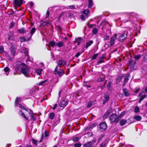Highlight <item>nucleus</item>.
<instances>
[{
    "label": "nucleus",
    "instance_id": "1",
    "mask_svg": "<svg viewBox=\"0 0 147 147\" xmlns=\"http://www.w3.org/2000/svg\"><path fill=\"white\" fill-rule=\"evenodd\" d=\"M25 64L20 61H17L14 65L15 70L16 72L21 71Z\"/></svg>",
    "mask_w": 147,
    "mask_h": 147
},
{
    "label": "nucleus",
    "instance_id": "2",
    "mask_svg": "<svg viewBox=\"0 0 147 147\" xmlns=\"http://www.w3.org/2000/svg\"><path fill=\"white\" fill-rule=\"evenodd\" d=\"M89 13L90 11L88 9H85L81 12L80 13L82 14L81 15L80 18L82 21H84L86 18H88L90 16Z\"/></svg>",
    "mask_w": 147,
    "mask_h": 147
},
{
    "label": "nucleus",
    "instance_id": "3",
    "mask_svg": "<svg viewBox=\"0 0 147 147\" xmlns=\"http://www.w3.org/2000/svg\"><path fill=\"white\" fill-rule=\"evenodd\" d=\"M30 68L28 67L26 64L20 71L22 73L27 77H30L29 74L30 73Z\"/></svg>",
    "mask_w": 147,
    "mask_h": 147
},
{
    "label": "nucleus",
    "instance_id": "4",
    "mask_svg": "<svg viewBox=\"0 0 147 147\" xmlns=\"http://www.w3.org/2000/svg\"><path fill=\"white\" fill-rule=\"evenodd\" d=\"M121 118V115L118 117L115 114H113L110 116V119L112 122L117 123Z\"/></svg>",
    "mask_w": 147,
    "mask_h": 147
},
{
    "label": "nucleus",
    "instance_id": "5",
    "mask_svg": "<svg viewBox=\"0 0 147 147\" xmlns=\"http://www.w3.org/2000/svg\"><path fill=\"white\" fill-rule=\"evenodd\" d=\"M117 34H115L111 38L110 41L108 42L109 44H105V46L108 45L109 47H111L113 45L115 42V40L117 39Z\"/></svg>",
    "mask_w": 147,
    "mask_h": 147
},
{
    "label": "nucleus",
    "instance_id": "6",
    "mask_svg": "<svg viewBox=\"0 0 147 147\" xmlns=\"http://www.w3.org/2000/svg\"><path fill=\"white\" fill-rule=\"evenodd\" d=\"M127 31H124L122 33L118 34L119 41L120 42H123L127 37Z\"/></svg>",
    "mask_w": 147,
    "mask_h": 147
},
{
    "label": "nucleus",
    "instance_id": "7",
    "mask_svg": "<svg viewBox=\"0 0 147 147\" xmlns=\"http://www.w3.org/2000/svg\"><path fill=\"white\" fill-rule=\"evenodd\" d=\"M28 49L26 48H24L22 51V52L24 53L25 54V57L26 58V61L28 62L29 61H33V59L32 58H31V59H30V57H29L28 54Z\"/></svg>",
    "mask_w": 147,
    "mask_h": 147
},
{
    "label": "nucleus",
    "instance_id": "8",
    "mask_svg": "<svg viewBox=\"0 0 147 147\" xmlns=\"http://www.w3.org/2000/svg\"><path fill=\"white\" fill-rule=\"evenodd\" d=\"M55 73L61 76L64 74V72L63 70L61 69L59 67H57L55 70Z\"/></svg>",
    "mask_w": 147,
    "mask_h": 147
},
{
    "label": "nucleus",
    "instance_id": "9",
    "mask_svg": "<svg viewBox=\"0 0 147 147\" xmlns=\"http://www.w3.org/2000/svg\"><path fill=\"white\" fill-rule=\"evenodd\" d=\"M107 125L105 123H101L99 125V128L101 131L105 130L107 129Z\"/></svg>",
    "mask_w": 147,
    "mask_h": 147
},
{
    "label": "nucleus",
    "instance_id": "10",
    "mask_svg": "<svg viewBox=\"0 0 147 147\" xmlns=\"http://www.w3.org/2000/svg\"><path fill=\"white\" fill-rule=\"evenodd\" d=\"M67 104V100H62L61 101L59 106L60 107H64L66 106Z\"/></svg>",
    "mask_w": 147,
    "mask_h": 147
},
{
    "label": "nucleus",
    "instance_id": "11",
    "mask_svg": "<svg viewBox=\"0 0 147 147\" xmlns=\"http://www.w3.org/2000/svg\"><path fill=\"white\" fill-rule=\"evenodd\" d=\"M109 98V94L108 93H106L104 95V99L103 100V103L105 104L106 102L108 101Z\"/></svg>",
    "mask_w": 147,
    "mask_h": 147
},
{
    "label": "nucleus",
    "instance_id": "12",
    "mask_svg": "<svg viewBox=\"0 0 147 147\" xmlns=\"http://www.w3.org/2000/svg\"><path fill=\"white\" fill-rule=\"evenodd\" d=\"M14 3L16 6L20 7L22 3V0H14Z\"/></svg>",
    "mask_w": 147,
    "mask_h": 147
},
{
    "label": "nucleus",
    "instance_id": "13",
    "mask_svg": "<svg viewBox=\"0 0 147 147\" xmlns=\"http://www.w3.org/2000/svg\"><path fill=\"white\" fill-rule=\"evenodd\" d=\"M94 143V142L93 141L88 142L84 144L83 147H93V145Z\"/></svg>",
    "mask_w": 147,
    "mask_h": 147
},
{
    "label": "nucleus",
    "instance_id": "14",
    "mask_svg": "<svg viewBox=\"0 0 147 147\" xmlns=\"http://www.w3.org/2000/svg\"><path fill=\"white\" fill-rule=\"evenodd\" d=\"M52 23V21L49 20L47 22H44L40 25V26L42 27L44 26H46Z\"/></svg>",
    "mask_w": 147,
    "mask_h": 147
},
{
    "label": "nucleus",
    "instance_id": "15",
    "mask_svg": "<svg viewBox=\"0 0 147 147\" xmlns=\"http://www.w3.org/2000/svg\"><path fill=\"white\" fill-rule=\"evenodd\" d=\"M8 39L9 40H13L14 39L13 33L12 32H10L8 34Z\"/></svg>",
    "mask_w": 147,
    "mask_h": 147
},
{
    "label": "nucleus",
    "instance_id": "16",
    "mask_svg": "<svg viewBox=\"0 0 147 147\" xmlns=\"http://www.w3.org/2000/svg\"><path fill=\"white\" fill-rule=\"evenodd\" d=\"M66 62L63 60H60L58 61L57 63L59 65L63 66L65 65L66 63Z\"/></svg>",
    "mask_w": 147,
    "mask_h": 147
},
{
    "label": "nucleus",
    "instance_id": "17",
    "mask_svg": "<svg viewBox=\"0 0 147 147\" xmlns=\"http://www.w3.org/2000/svg\"><path fill=\"white\" fill-rule=\"evenodd\" d=\"M93 41L92 40L89 41L86 43V45L84 47V49L85 48L86 49H87L92 44H93Z\"/></svg>",
    "mask_w": 147,
    "mask_h": 147
},
{
    "label": "nucleus",
    "instance_id": "18",
    "mask_svg": "<svg viewBox=\"0 0 147 147\" xmlns=\"http://www.w3.org/2000/svg\"><path fill=\"white\" fill-rule=\"evenodd\" d=\"M10 51L13 57H14L16 53V51H15V47L13 46H11V47Z\"/></svg>",
    "mask_w": 147,
    "mask_h": 147
},
{
    "label": "nucleus",
    "instance_id": "19",
    "mask_svg": "<svg viewBox=\"0 0 147 147\" xmlns=\"http://www.w3.org/2000/svg\"><path fill=\"white\" fill-rule=\"evenodd\" d=\"M82 42V38L79 37L76 38V42L78 43V45H79Z\"/></svg>",
    "mask_w": 147,
    "mask_h": 147
},
{
    "label": "nucleus",
    "instance_id": "20",
    "mask_svg": "<svg viewBox=\"0 0 147 147\" xmlns=\"http://www.w3.org/2000/svg\"><path fill=\"white\" fill-rule=\"evenodd\" d=\"M19 114L21 115L26 120H28V117H27L23 113L21 110H20L19 112Z\"/></svg>",
    "mask_w": 147,
    "mask_h": 147
},
{
    "label": "nucleus",
    "instance_id": "21",
    "mask_svg": "<svg viewBox=\"0 0 147 147\" xmlns=\"http://www.w3.org/2000/svg\"><path fill=\"white\" fill-rule=\"evenodd\" d=\"M30 111H29L28 112V113L30 115L31 117V120H34L36 119V117L33 115V112L30 109Z\"/></svg>",
    "mask_w": 147,
    "mask_h": 147
},
{
    "label": "nucleus",
    "instance_id": "22",
    "mask_svg": "<svg viewBox=\"0 0 147 147\" xmlns=\"http://www.w3.org/2000/svg\"><path fill=\"white\" fill-rule=\"evenodd\" d=\"M64 43L62 41H59L56 43V46L59 47H61L63 46Z\"/></svg>",
    "mask_w": 147,
    "mask_h": 147
},
{
    "label": "nucleus",
    "instance_id": "23",
    "mask_svg": "<svg viewBox=\"0 0 147 147\" xmlns=\"http://www.w3.org/2000/svg\"><path fill=\"white\" fill-rule=\"evenodd\" d=\"M43 70V69H36L35 72L38 75L41 76L42 74V72Z\"/></svg>",
    "mask_w": 147,
    "mask_h": 147
},
{
    "label": "nucleus",
    "instance_id": "24",
    "mask_svg": "<svg viewBox=\"0 0 147 147\" xmlns=\"http://www.w3.org/2000/svg\"><path fill=\"white\" fill-rule=\"evenodd\" d=\"M105 55H103L102 56L100 57L99 59V60L98 62V64H100L102 62H104V60L103 59L105 58Z\"/></svg>",
    "mask_w": 147,
    "mask_h": 147
},
{
    "label": "nucleus",
    "instance_id": "25",
    "mask_svg": "<svg viewBox=\"0 0 147 147\" xmlns=\"http://www.w3.org/2000/svg\"><path fill=\"white\" fill-rule=\"evenodd\" d=\"M19 107H20L21 109H24L25 111H26L27 112H28L29 111H30V109H28V108H26L24 107L21 104H20L19 105Z\"/></svg>",
    "mask_w": 147,
    "mask_h": 147
},
{
    "label": "nucleus",
    "instance_id": "26",
    "mask_svg": "<svg viewBox=\"0 0 147 147\" xmlns=\"http://www.w3.org/2000/svg\"><path fill=\"white\" fill-rule=\"evenodd\" d=\"M21 98L20 97H17L16 98L15 103V106L16 107H17L18 106V104L19 102L20 101Z\"/></svg>",
    "mask_w": 147,
    "mask_h": 147
},
{
    "label": "nucleus",
    "instance_id": "27",
    "mask_svg": "<svg viewBox=\"0 0 147 147\" xmlns=\"http://www.w3.org/2000/svg\"><path fill=\"white\" fill-rule=\"evenodd\" d=\"M130 76V74L127 73L125 76L124 79V82L125 83L127 82L128 81L129 79V78Z\"/></svg>",
    "mask_w": 147,
    "mask_h": 147
},
{
    "label": "nucleus",
    "instance_id": "28",
    "mask_svg": "<svg viewBox=\"0 0 147 147\" xmlns=\"http://www.w3.org/2000/svg\"><path fill=\"white\" fill-rule=\"evenodd\" d=\"M142 117L139 115H136L134 117V119L137 121H140L142 119Z\"/></svg>",
    "mask_w": 147,
    "mask_h": 147
},
{
    "label": "nucleus",
    "instance_id": "29",
    "mask_svg": "<svg viewBox=\"0 0 147 147\" xmlns=\"http://www.w3.org/2000/svg\"><path fill=\"white\" fill-rule=\"evenodd\" d=\"M10 69L8 67H6L4 68V71L6 73V76H7L9 72Z\"/></svg>",
    "mask_w": 147,
    "mask_h": 147
},
{
    "label": "nucleus",
    "instance_id": "30",
    "mask_svg": "<svg viewBox=\"0 0 147 147\" xmlns=\"http://www.w3.org/2000/svg\"><path fill=\"white\" fill-rule=\"evenodd\" d=\"M18 31L20 33H24L26 32L25 29L23 28H21L20 29H18Z\"/></svg>",
    "mask_w": 147,
    "mask_h": 147
},
{
    "label": "nucleus",
    "instance_id": "31",
    "mask_svg": "<svg viewBox=\"0 0 147 147\" xmlns=\"http://www.w3.org/2000/svg\"><path fill=\"white\" fill-rule=\"evenodd\" d=\"M126 122L127 121L126 120L124 119H122L121 121L120 122V125L121 126H123L126 123Z\"/></svg>",
    "mask_w": 147,
    "mask_h": 147
},
{
    "label": "nucleus",
    "instance_id": "32",
    "mask_svg": "<svg viewBox=\"0 0 147 147\" xmlns=\"http://www.w3.org/2000/svg\"><path fill=\"white\" fill-rule=\"evenodd\" d=\"M123 92L125 96H128L129 95V94L128 92L127 91L126 89V88H124L123 89Z\"/></svg>",
    "mask_w": 147,
    "mask_h": 147
},
{
    "label": "nucleus",
    "instance_id": "33",
    "mask_svg": "<svg viewBox=\"0 0 147 147\" xmlns=\"http://www.w3.org/2000/svg\"><path fill=\"white\" fill-rule=\"evenodd\" d=\"M110 114V112L109 111H107L106 113L103 115V117L104 119H106L108 117Z\"/></svg>",
    "mask_w": 147,
    "mask_h": 147
},
{
    "label": "nucleus",
    "instance_id": "34",
    "mask_svg": "<svg viewBox=\"0 0 147 147\" xmlns=\"http://www.w3.org/2000/svg\"><path fill=\"white\" fill-rule=\"evenodd\" d=\"M124 76L123 74L120 75L117 79V82H119L123 77Z\"/></svg>",
    "mask_w": 147,
    "mask_h": 147
},
{
    "label": "nucleus",
    "instance_id": "35",
    "mask_svg": "<svg viewBox=\"0 0 147 147\" xmlns=\"http://www.w3.org/2000/svg\"><path fill=\"white\" fill-rule=\"evenodd\" d=\"M88 1L89 2L88 7L89 8H91L93 5L92 0H88Z\"/></svg>",
    "mask_w": 147,
    "mask_h": 147
},
{
    "label": "nucleus",
    "instance_id": "36",
    "mask_svg": "<svg viewBox=\"0 0 147 147\" xmlns=\"http://www.w3.org/2000/svg\"><path fill=\"white\" fill-rule=\"evenodd\" d=\"M36 31V29L35 28H32L30 32V35L31 36H32L33 34L35 33Z\"/></svg>",
    "mask_w": 147,
    "mask_h": 147
},
{
    "label": "nucleus",
    "instance_id": "37",
    "mask_svg": "<svg viewBox=\"0 0 147 147\" xmlns=\"http://www.w3.org/2000/svg\"><path fill=\"white\" fill-rule=\"evenodd\" d=\"M47 81V80H44V81H41L40 82H38L37 84V85L38 86L41 85H44V84Z\"/></svg>",
    "mask_w": 147,
    "mask_h": 147
},
{
    "label": "nucleus",
    "instance_id": "38",
    "mask_svg": "<svg viewBox=\"0 0 147 147\" xmlns=\"http://www.w3.org/2000/svg\"><path fill=\"white\" fill-rule=\"evenodd\" d=\"M49 47L50 46L53 47L55 45H56V43L53 41H51L49 43Z\"/></svg>",
    "mask_w": 147,
    "mask_h": 147
},
{
    "label": "nucleus",
    "instance_id": "39",
    "mask_svg": "<svg viewBox=\"0 0 147 147\" xmlns=\"http://www.w3.org/2000/svg\"><path fill=\"white\" fill-rule=\"evenodd\" d=\"M55 116V114L54 113H52L50 114L49 118L51 119H53Z\"/></svg>",
    "mask_w": 147,
    "mask_h": 147
},
{
    "label": "nucleus",
    "instance_id": "40",
    "mask_svg": "<svg viewBox=\"0 0 147 147\" xmlns=\"http://www.w3.org/2000/svg\"><path fill=\"white\" fill-rule=\"evenodd\" d=\"M146 97V95H144L141 96L140 99L139 100V103H140Z\"/></svg>",
    "mask_w": 147,
    "mask_h": 147
},
{
    "label": "nucleus",
    "instance_id": "41",
    "mask_svg": "<svg viewBox=\"0 0 147 147\" xmlns=\"http://www.w3.org/2000/svg\"><path fill=\"white\" fill-rule=\"evenodd\" d=\"M4 48L3 46H0V54H1L4 52Z\"/></svg>",
    "mask_w": 147,
    "mask_h": 147
},
{
    "label": "nucleus",
    "instance_id": "42",
    "mask_svg": "<svg viewBox=\"0 0 147 147\" xmlns=\"http://www.w3.org/2000/svg\"><path fill=\"white\" fill-rule=\"evenodd\" d=\"M80 139V138L78 137H76L74 138L73 139V141L74 142H76L78 141Z\"/></svg>",
    "mask_w": 147,
    "mask_h": 147
},
{
    "label": "nucleus",
    "instance_id": "43",
    "mask_svg": "<svg viewBox=\"0 0 147 147\" xmlns=\"http://www.w3.org/2000/svg\"><path fill=\"white\" fill-rule=\"evenodd\" d=\"M98 30L96 28H94L92 30V33L94 34H96Z\"/></svg>",
    "mask_w": 147,
    "mask_h": 147
},
{
    "label": "nucleus",
    "instance_id": "44",
    "mask_svg": "<svg viewBox=\"0 0 147 147\" xmlns=\"http://www.w3.org/2000/svg\"><path fill=\"white\" fill-rule=\"evenodd\" d=\"M93 101H89L87 107H90L91 105H92L93 104Z\"/></svg>",
    "mask_w": 147,
    "mask_h": 147
},
{
    "label": "nucleus",
    "instance_id": "45",
    "mask_svg": "<svg viewBox=\"0 0 147 147\" xmlns=\"http://www.w3.org/2000/svg\"><path fill=\"white\" fill-rule=\"evenodd\" d=\"M140 111V109L137 106L136 107L135 109V112L136 113H138Z\"/></svg>",
    "mask_w": 147,
    "mask_h": 147
},
{
    "label": "nucleus",
    "instance_id": "46",
    "mask_svg": "<svg viewBox=\"0 0 147 147\" xmlns=\"http://www.w3.org/2000/svg\"><path fill=\"white\" fill-rule=\"evenodd\" d=\"M14 23L13 22H12L11 23L10 25L9 26V28L10 29L12 28L14 26Z\"/></svg>",
    "mask_w": 147,
    "mask_h": 147
},
{
    "label": "nucleus",
    "instance_id": "47",
    "mask_svg": "<svg viewBox=\"0 0 147 147\" xmlns=\"http://www.w3.org/2000/svg\"><path fill=\"white\" fill-rule=\"evenodd\" d=\"M141 57V55H135L134 56V58L138 60Z\"/></svg>",
    "mask_w": 147,
    "mask_h": 147
},
{
    "label": "nucleus",
    "instance_id": "48",
    "mask_svg": "<svg viewBox=\"0 0 147 147\" xmlns=\"http://www.w3.org/2000/svg\"><path fill=\"white\" fill-rule=\"evenodd\" d=\"M81 146L80 143H76L74 144V147H80Z\"/></svg>",
    "mask_w": 147,
    "mask_h": 147
},
{
    "label": "nucleus",
    "instance_id": "49",
    "mask_svg": "<svg viewBox=\"0 0 147 147\" xmlns=\"http://www.w3.org/2000/svg\"><path fill=\"white\" fill-rule=\"evenodd\" d=\"M98 55V53L94 54L92 57V59H96Z\"/></svg>",
    "mask_w": 147,
    "mask_h": 147
},
{
    "label": "nucleus",
    "instance_id": "50",
    "mask_svg": "<svg viewBox=\"0 0 147 147\" xmlns=\"http://www.w3.org/2000/svg\"><path fill=\"white\" fill-rule=\"evenodd\" d=\"M20 40L21 42H23L26 41V39L25 37H22L20 38Z\"/></svg>",
    "mask_w": 147,
    "mask_h": 147
},
{
    "label": "nucleus",
    "instance_id": "51",
    "mask_svg": "<svg viewBox=\"0 0 147 147\" xmlns=\"http://www.w3.org/2000/svg\"><path fill=\"white\" fill-rule=\"evenodd\" d=\"M44 135H45V137H47L48 136V135H49V133L47 132V131L46 130H45V131Z\"/></svg>",
    "mask_w": 147,
    "mask_h": 147
},
{
    "label": "nucleus",
    "instance_id": "52",
    "mask_svg": "<svg viewBox=\"0 0 147 147\" xmlns=\"http://www.w3.org/2000/svg\"><path fill=\"white\" fill-rule=\"evenodd\" d=\"M32 141L33 142V143L34 144H35V145H36L37 144V141L35 139H32Z\"/></svg>",
    "mask_w": 147,
    "mask_h": 147
},
{
    "label": "nucleus",
    "instance_id": "53",
    "mask_svg": "<svg viewBox=\"0 0 147 147\" xmlns=\"http://www.w3.org/2000/svg\"><path fill=\"white\" fill-rule=\"evenodd\" d=\"M90 129H91L90 127L88 126L84 128V130L85 131H86L87 130H89Z\"/></svg>",
    "mask_w": 147,
    "mask_h": 147
},
{
    "label": "nucleus",
    "instance_id": "54",
    "mask_svg": "<svg viewBox=\"0 0 147 147\" xmlns=\"http://www.w3.org/2000/svg\"><path fill=\"white\" fill-rule=\"evenodd\" d=\"M104 78H100L98 79V81L99 82H101L104 81Z\"/></svg>",
    "mask_w": 147,
    "mask_h": 147
},
{
    "label": "nucleus",
    "instance_id": "55",
    "mask_svg": "<svg viewBox=\"0 0 147 147\" xmlns=\"http://www.w3.org/2000/svg\"><path fill=\"white\" fill-rule=\"evenodd\" d=\"M104 39L105 41L108 40L109 39V36H106L105 37Z\"/></svg>",
    "mask_w": 147,
    "mask_h": 147
},
{
    "label": "nucleus",
    "instance_id": "56",
    "mask_svg": "<svg viewBox=\"0 0 147 147\" xmlns=\"http://www.w3.org/2000/svg\"><path fill=\"white\" fill-rule=\"evenodd\" d=\"M69 7L71 9H74L75 8V7L74 5H71L69 6Z\"/></svg>",
    "mask_w": 147,
    "mask_h": 147
},
{
    "label": "nucleus",
    "instance_id": "57",
    "mask_svg": "<svg viewBox=\"0 0 147 147\" xmlns=\"http://www.w3.org/2000/svg\"><path fill=\"white\" fill-rule=\"evenodd\" d=\"M104 137V136L103 135H101V137H100L98 140V142H100V140H101V139H102V138Z\"/></svg>",
    "mask_w": 147,
    "mask_h": 147
},
{
    "label": "nucleus",
    "instance_id": "58",
    "mask_svg": "<svg viewBox=\"0 0 147 147\" xmlns=\"http://www.w3.org/2000/svg\"><path fill=\"white\" fill-rule=\"evenodd\" d=\"M106 144L103 143H102L100 145V147H106Z\"/></svg>",
    "mask_w": 147,
    "mask_h": 147
},
{
    "label": "nucleus",
    "instance_id": "59",
    "mask_svg": "<svg viewBox=\"0 0 147 147\" xmlns=\"http://www.w3.org/2000/svg\"><path fill=\"white\" fill-rule=\"evenodd\" d=\"M47 16L46 18H48L49 16V10H48L47 12Z\"/></svg>",
    "mask_w": 147,
    "mask_h": 147
},
{
    "label": "nucleus",
    "instance_id": "60",
    "mask_svg": "<svg viewBox=\"0 0 147 147\" xmlns=\"http://www.w3.org/2000/svg\"><path fill=\"white\" fill-rule=\"evenodd\" d=\"M140 88H136V90L135 91V92L136 93H137L140 90Z\"/></svg>",
    "mask_w": 147,
    "mask_h": 147
},
{
    "label": "nucleus",
    "instance_id": "61",
    "mask_svg": "<svg viewBox=\"0 0 147 147\" xmlns=\"http://www.w3.org/2000/svg\"><path fill=\"white\" fill-rule=\"evenodd\" d=\"M107 87L109 89H110L111 88V83L110 82H109V84L107 85Z\"/></svg>",
    "mask_w": 147,
    "mask_h": 147
},
{
    "label": "nucleus",
    "instance_id": "62",
    "mask_svg": "<svg viewBox=\"0 0 147 147\" xmlns=\"http://www.w3.org/2000/svg\"><path fill=\"white\" fill-rule=\"evenodd\" d=\"M81 54V53H80V52H78V53H77V54L75 56L76 57H78Z\"/></svg>",
    "mask_w": 147,
    "mask_h": 147
},
{
    "label": "nucleus",
    "instance_id": "63",
    "mask_svg": "<svg viewBox=\"0 0 147 147\" xmlns=\"http://www.w3.org/2000/svg\"><path fill=\"white\" fill-rule=\"evenodd\" d=\"M57 106V104H54V105L53 107H52V109L53 110L55 109H56Z\"/></svg>",
    "mask_w": 147,
    "mask_h": 147
},
{
    "label": "nucleus",
    "instance_id": "64",
    "mask_svg": "<svg viewBox=\"0 0 147 147\" xmlns=\"http://www.w3.org/2000/svg\"><path fill=\"white\" fill-rule=\"evenodd\" d=\"M128 21H129V20H123L122 21V22H123V23H125V22H128Z\"/></svg>",
    "mask_w": 147,
    "mask_h": 147
}]
</instances>
